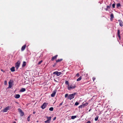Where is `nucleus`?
<instances>
[{"label":"nucleus","instance_id":"f257e3e1","mask_svg":"<svg viewBox=\"0 0 123 123\" xmlns=\"http://www.w3.org/2000/svg\"><path fill=\"white\" fill-rule=\"evenodd\" d=\"M76 87L75 84H72L68 85V90H70L74 89Z\"/></svg>","mask_w":123,"mask_h":123},{"label":"nucleus","instance_id":"f03ea898","mask_svg":"<svg viewBox=\"0 0 123 123\" xmlns=\"http://www.w3.org/2000/svg\"><path fill=\"white\" fill-rule=\"evenodd\" d=\"M76 94V93L75 92L72 94L69 95L68 96V99L71 100L73 98H74L75 95Z\"/></svg>","mask_w":123,"mask_h":123},{"label":"nucleus","instance_id":"7ed1b4c3","mask_svg":"<svg viewBox=\"0 0 123 123\" xmlns=\"http://www.w3.org/2000/svg\"><path fill=\"white\" fill-rule=\"evenodd\" d=\"M18 110L20 114V116L21 117L23 116L24 115V113L21 109L19 108L18 109Z\"/></svg>","mask_w":123,"mask_h":123},{"label":"nucleus","instance_id":"20e7f679","mask_svg":"<svg viewBox=\"0 0 123 123\" xmlns=\"http://www.w3.org/2000/svg\"><path fill=\"white\" fill-rule=\"evenodd\" d=\"M20 64V62L18 61L15 64V68L17 69L19 68Z\"/></svg>","mask_w":123,"mask_h":123},{"label":"nucleus","instance_id":"39448f33","mask_svg":"<svg viewBox=\"0 0 123 123\" xmlns=\"http://www.w3.org/2000/svg\"><path fill=\"white\" fill-rule=\"evenodd\" d=\"M11 107V106H8L7 107H6L3 109V112H7L8 110L10 109V108Z\"/></svg>","mask_w":123,"mask_h":123},{"label":"nucleus","instance_id":"423d86ee","mask_svg":"<svg viewBox=\"0 0 123 123\" xmlns=\"http://www.w3.org/2000/svg\"><path fill=\"white\" fill-rule=\"evenodd\" d=\"M48 104V103H43L41 107L42 109H44L46 107L47 105Z\"/></svg>","mask_w":123,"mask_h":123},{"label":"nucleus","instance_id":"0eeeda50","mask_svg":"<svg viewBox=\"0 0 123 123\" xmlns=\"http://www.w3.org/2000/svg\"><path fill=\"white\" fill-rule=\"evenodd\" d=\"M62 74V73L61 72H59L57 71H56L54 72L53 73V74H56V75L58 76H59L61 75Z\"/></svg>","mask_w":123,"mask_h":123},{"label":"nucleus","instance_id":"6e6552de","mask_svg":"<svg viewBox=\"0 0 123 123\" xmlns=\"http://www.w3.org/2000/svg\"><path fill=\"white\" fill-rule=\"evenodd\" d=\"M88 105V103H86L84 104H82L79 107V108H82L84 107L85 106H87Z\"/></svg>","mask_w":123,"mask_h":123},{"label":"nucleus","instance_id":"1a4fd4ad","mask_svg":"<svg viewBox=\"0 0 123 123\" xmlns=\"http://www.w3.org/2000/svg\"><path fill=\"white\" fill-rule=\"evenodd\" d=\"M56 91H57L56 90H55L54 91H53L51 95V96L52 97H54Z\"/></svg>","mask_w":123,"mask_h":123},{"label":"nucleus","instance_id":"9d476101","mask_svg":"<svg viewBox=\"0 0 123 123\" xmlns=\"http://www.w3.org/2000/svg\"><path fill=\"white\" fill-rule=\"evenodd\" d=\"M118 21L119 22V25L120 26L122 27L123 26V22L122 20H121L119 19Z\"/></svg>","mask_w":123,"mask_h":123},{"label":"nucleus","instance_id":"9b49d317","mask_svg":"<svg viewBox=\"0 0 123 123\" xmlns=\"http://www.w3.org/2000/svg\"><path fill=\"white\" fill-rule=\"evenodd\" d=\"M12 82H11V81H9L8 83L9 85L8 88H11L12 87Z\"/></svg>","mask_w":123,"mask_h":123},{"label":"nucleus","instance_id":"f8f14e48","mask_svg":"<svg viewBox=\"0 0 123 123\" xmlns=\"http://www.w3.org/2000/svg\"><path fill=\"white\" fill-rule=\"evenodd\" d=\"M26 45L25 44L23 46H22L21 49V50L22 51H24L25 49Z\"/></svg>","mask_w":123,"mask_h":123},{"label":"nucleus","instance_id":"ddd939ff","mask_svg":"<svg viewBox=\"0 0 123 123\" xmlns=\"http://www.w3.org/2000/svg\"><path fill=\"white\" fill-rule=\"evenodd\" d=\"M58 55H56L54 56L51 59L52 61H53L55 59H56L58 56Z\"/></svg>","mask_w":123,"mask_h":123},{"label":"nucleus","instance_id":"4468645a","mask_svg":"<svg viewBox=\"0 0 123 123\" xmlns=\"http://www.w3.org/2000/svg\"><path fill=\"white\" fill-rule=\"evenodd\" d=\"M117 35L119 39L120 38V31L119 30H118L117 31Z\"/></svg>","mask_w":123,"mask_h":123},{"label":"nucleus","instance_id":"2eb2a0df","mask_svg":"<svg viewBox=\"0 0 123 123\" xmlns=\"http://www.w3.org/2000/svg\"><path fill=\"white\" fill-rule=\"evenodd\" d=\"M20 95L19 94H16L15 98H20Z\"/></svg>","mask_w":123,"mask_h":123},{"label":"nucleus","instance_id":"dca6fc26","mask_svg":"<svg viewBox=\"0 0 123 123\" xmlns=\"http://www.w3.org/2000/svg\"><path fill=\"white\" fill-rule=\"evenodd\" d=\"M15 68L14 67H12L10 69L11 71L12 72H14L15 71Z\"/></svg>","mask_w":123,"mask_h":123},{"label":"nucleus","instance_id":"f3484780","mask_svg":"<svg viewBox=\"0 0 123 123\" xmlns=\"http://www.w3.org/2000/svg\"><path fill=\"white\" fill-rule=\"evenodd\" d=\"M26 90V89L25 88H22L20 90V91L21 92H23L25 91Z\"/></svg>","mask_w":123,"mask_h":123},{"label":"nucleus","instance_id":"a211bd4d","mask_svg":"<svg viewBox=\"0 0 123 123\" xmlns=\"http://www.w3.org/2000/svg\"><path fill=\"white\" fill-rule=\"evenodd\" d=\"M111 19H113L114 18V15L113 13H111Z\"/></svg>","mask_w":123,"mask_h":123},{"label":"nucleus","instance_id":"6ab92c4d","mask_svg":"<svg viewBox=\"0 0 123 123\" xmlns=\"http://www.w3.org/2000/svg\"><path fill=\"white\" fill-rule=\"evenodd\" d=\"M63 59H58L56 61V62H60Z\"/></svg>","mask_w":123,"mask_h":123},{"label":"nucleus","instance_id":"aec40b11","mask_svg":"<svg viewBox=\"0 0 123 123\" xmlns=\"http://www.w3.org/2000/svg\"><path fill=\"white\" fill-rule=\"evenodd\" d=\"M77 117L76 116H71V118L72 119H74Z\"/></svg>","mask_w":123,"mask_h":123},{"label":"nucleus","instance_id":"412c9836","mask_svg":"<svg viewBox=\"0 0 123 123\" xmlns=\"http://www.w3.org/2000/svg\"><path fill=\"white\" fill-rule=\"evenodd\" d=\"M26 65V62H23L22 66L23 67H25Z\"/></svg>","mask_w":123,"mask_h":123},{"label":"nucleus","instance_id":"4be33fe9","mask_svg":"<svg viewBox=\"0 0 123 123\" xmlns=\"http://www.w3.org/2000/svg\"><path fill=\"white\" fill-rule=\"evenodd\" d=\"M46 118H47L48 120L51 121V117H47Z\"/></svg>","mask_w":123,"mask_h":123},{"label":"nucleus","instance_id":"5701e85b","mask_svg":"<svg viewBox=\"0 0 123 123\" xmlns=\"http://www.w3.org/2000/svg\"><path fill=\"white\" fill-rule=\"evenodd\" d=\"M117 7L118 8V7L121 6V4L120 3H118L117 4Z\"/></svg>","mask_w":123,"mask_h":123},{"label":"nucleus","instance_id":"b1692460","mask_svg":"<svg viewBox=\"0 0 123 123\" xmlns=\"http://www.w3.org/2000/svg\"><path fill=\"white\" fill-rule=\"evenodd\" d=\"M81 79V76L79 78L77 79V81H79Z\"/></svg>","mask_w":123,"mask_h":123},{"label":"nucleus","instance_id":"393cba45","mask_svg":"<svg viewBox=\"0 0 123 123\" xmlns=\"http://www.w3.org/2000/svg\"><path fill=\"white\" fill-rule=\"evenodd\" d=\"M99 117L98 116H97L95 118L94 120L95 121H97L98 120V118Z\"/></svg>","mask_w":123,"mask_h":123},{"label":"nucleus","instance_id":"a878e982","mask_svg":"<svg viewBox=\"0 0 123 123\" xmlns=\"http://www.w3.org/2000/svg\"><path fill=\"white\" fill-rule=\"evenodd\" d=\"M49 111H53V107H51L49 109Z\"/></svg>","mask_w":123,"mask_h":123},{"label":"nucleus","instance_id":"bb28decb","mask_svg":"<svg viewBox=\"0 0 123 123\" xmlns=\"http://www.w3.org/2000/svg\"><path fill=\"white\" fill-rule=\"evenodd\" d=\"M50 121L48 120H47L45 121L44 122L45 123H49Z\"/></svg>","mask_w":123,"mask_h":123},{"label":"nucleus","instance_id":"cd10ccee","mask_svg":"<svg viewBox=\"0 0 123 123\" xmlns=\"http://www.w3.org/2000/svg\"><path fill=\"white\" fill-rule=\"evenodd\" d=\"M65 84H66L68 85V86L69 85L68 82V81H66L65 82Z\"/></svg>","mask_w":123,"mask_h":123},{"label":"nucleus","instance_id":"c85d7f7f","mask_svg":"<svg viewBox=\"0 0 123 123\" xmlns=\"http://www.w3.org/2000/svg\"><path fill=\"white\" fill-rule=\"evenodd\" d=\"M43 62L42 60H41V61H40L37 63L38 65H39L40 64H41Z\"/></svg>","mask_w":123,"mask_h":123},{"label":"nucleus","instance_id":"c756f323","mask_svg":"<svg viewBox=\"0 0 123 123\" xmlns=\"http://www.w3.org/2000/svg\"><path fill=\"white\" fill-rule=\"evenodd\" d=\"M115 3L113 4L112 5L113 8H115Z\"/></svg>","mask_w":123,"mask_h":123},{"label":"nucleus","instance_id":"7c9ffc66","mask_svg":"<svg viewBox=\"0 0 123 123\" xmlns=\"http://www.w3.org/2000/svg\"><path fill=\"white\" fill-rule=\"evenodd\" d=\"M79 104V103L77 102H76L75 104V105H77Z\"/></svg>","mask_w":123,"mask_h":123},{"label":"nucleus","instance_id":"2f4dec72","mask_svg":"<svg viewBox=\"0 0 123 123\" xmlns=\"http://www.w3.org/2000/svg\"><path fill=\"white\" fill-rule=\"evenodd\" d=\"M68 96V94H66L65 95V97L66 98Z\"/></svg>","mask_w":123,"mask_h":123},{"label":"nucleus","instance_id":"473e14b6","mask_svg":"<svg viewBox=\"0 0 123 123\" xmlns=\"http://www.w3.org/2000/svg\"><path fill=\"white\" fill-rule=\"evenodd\" d=\"M107 8L108 9H110V6H107Z\"/></svg>","mask_w":123,"mask_h":123},{"label":"nucleus","instance_id":"72a5a7b5","mask_svg":"<svg viewBox=\"0 0 123 123\" xmlns=\"http://www.w3.org/2000/svg\"><path fill=\"white\" fill-rule=\"evenodd\" d=\"M27 121L28 122H29L30 121V118L28 117L27 118Z\"/></svg>","mask_w":123,"mask_h":123},{"label":"nucleus","instance_id":"f704fd0d","mask_svg":"<svg viewBox=\"0 0 123 123\" xmlns=\"http://www.w3.org/2000/svg\"><path fill=\"white\" fill-rule=\"evenodd\" d=\"M56 63H54V64L53 66V67H55V65H56Z\"/></svg>","mask_w":123,"mask_h":123},{"label":"nucleus","instance_id":"c9c22d12","mask_svg":"<svg viewBox=\"0 0 123 123\" xmlns=\"http://www.w3.org/2000/svg\"><path fill=\"white\" fill-rule=\"evenodd\" d=\"M76 76L78 77L79 76V73H78L76 74Z\"/></svg>","mask_w":123,"mask_h":123},{"label":"nucleus","instance_id":"e433bc0d","mask_svg":"<svg viewBox=\"0 0 123 123\" xmlns=\"http://www.w3.org/2000/svg\"><path fill=\"white\" fill-rule=\"evenodd\" d=\"M7 84V81H6L5 80V81L4 84L5 85H6Z\"/></svg>","mask_w":123,"mask_h":123},{"label":"nucleus","instance_id":"4c0bfd02","mask_svg":"<svg viewBox=\"0 0 123 123\" xmlns=\"http://www.w3.org/2000/svg\"><path fill=\"white\" fill-rule=\"evenodd\" d=\"M85 123H91V121H88L87 122H86Z\"/></svg>","mask_w":123,"mask_h":123},{"label":"nucleus","instance_id":"58836bf2","mask_svg":"<svg viewBox=\"0 0 123 123\" xmlns=\"http://www.w3.org/2000/svg\"><path fill=\"white\" fill-rule=\"evenodd\" d=\"M95 79V78L94 77H93L92 80H93V81H94V80Z\"/></svg>","mask_w":123,"mask_h":123},{"label":"nucleus","instance_id":"ea45409f","mask_svg":"<svg viewBox=\"0 0 123 123\" xmlns=\"http://www.w3.org/2000/svg\"><path fill=\"white\" fill-rule=\"evenodd\" d=\"M62 103H63V102L60 103L59 104V106H61L62 105Z\"/></svg>","mask_w":123,"mask_h":123},{"label":"nucleus","instance_id":"a19ab883","mask_svg":"<svg viewBox=\"0 0 123 123\" xmlns=\"http://www.w3.org/2000/svg\"><path fill=\"white\" fill-rule=\"evenodd\" d=\"M31 114L30 115H29V116L28 117H29V118H30V117H31Z\"/></svg>","mask_w":123,"mask_h":123},{"label":"nucleus","instance_id":"79ce46f5","mask_svg":"<svg viewBox=\"0 0 123 123\" xmlns=\"http://www.w3.org/2000/svg\"><path fill=\"white\" fill-rule=\"evenodd\" d=\"M31 114L30 115H29V116L28 117H29V118H30V117H31Z\"/></svg>","mask_w":123,"mask_h":123},{"label":"nucleus","instance_id":"37998d69","mask_svg":"<svg viewBox=\"0 0 123 123\" xmlns=\"http://www.w3.org/2000/svg\"><path fill=\"white\" fill-rule=\"evenodd\" d=\"M105 9L106 11H107L108 10V9L107 8H105Z\"/></svg>","mask_w":123,"mask_h":123},{"label":"nucleus","instance_id":"c03bdc74","mask_svg":"<svg viewBox=\"0 0 123 123\" xmlns=\"http://www.w3.org/2000/svg\"><path fill=\"white\" fill-rule=\"evenodd\" d=\"M54 80L55 82H57V81L55 79H54Z\"/></svg>","mask_w":123,"mask_h":123},{"label":"nucleus","instance_id":"a18cd8bd","mask_svg":"<svg viewBox=\"0 0 123 123\" xmlns=\"http://www.w3.org/2000/svg\"><path fill=\"white\" fill-rule=\"evenodd\" d=\"M36 113V112L35 111H34L33 112V114H35Z\"/></svg>","mask_w":123,"mask_h":123},{"label":"nucleus","instance_id":"49530a36","mask_svg":"<svg viewBox=\"0 0 123 123\" xmlns=\"http://www.w3.org/2000/svg\"><path fill=\"white\" fill-rule=\"evenodd\" d=\"M56 118V117H54V119H53V120H55V119Z\"/></svg>","mask_w":123,"mask_h":123},{"label":"nucleus","instance_id":"de8ad7c7","mask_svg":"<svg viewBox=\"0 0 123 123\" xmlns=\"http://www.w3.org/2000/svg\"><path fill=\"white\" fill-rule=\"evenodd\" d=\"M91 110V109H89V112Z\"/></svg>","mask_w":123,"mask_h":123},{"label":"nucleus","instance_id":"09e8293b","mask_svg":"<svg viewBox=\"0 0 123 123\" xmlns=\"http://www.w3.org/2000/svg\"><path fill=\"white\" fill-rule=\"evenodd\" d=\"M13 123H16L15 122H14Z\"/></svg>","mask_w":123,"mask_h":123}]
</instances>
